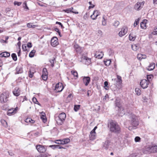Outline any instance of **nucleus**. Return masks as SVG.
Returning <instances> with one entry per match:
<instances>
[{"label": "nucleus", "mask_w": 157, "mask_h": 157, "mask_svg": "<svg viewBox=\"0 0 157 157\" xmlns=\"http://www.w3.org/2000/svg\"><path fill=\"white\" fill-rule=\"evenodd\" d=\"M74 48L75 50L78 53H80L82 52V48L77 44H75L74 45Z\"/></svg>", "instance_id": "dca6fc26"}, {"label": "nucleus", "mask_w": 157, "mask_h": 157, "mask_svg": "<svg viewBox=\"0 0 157 157\" xmlns=\"http://www.w3.org/2000/svg\"><path fill=\"white\" fill-rule=\"evenodd\" d=\"M51 43L52 46L55 47L58 44V39L56 37H52L51 40Z\"/></svg>", "instance_id": "f8f14e48"}, {"label": "nucleus", "mask_w": 157, "mask_h": 157, "mask_svg": "<svg viewBox=\"0 0 157 157\" xmlns=\"http://www.w3.org/2000/svg\"><path fill=\"white\" fill-rule=\"evenodd\" d=\"M42 73V75H48V73L46 68H44L43 69Z\"/></svg>", "instance_id": "a19ab883"}, {"label": "nucleus", "mask_w": 157, "mask_h": 157, "mask_svg": "<svg viewBox=\"0 0 157 157\" xmlns=\"http://www.w3.org/2000/svg\"><path fill=\"white\" fill-rule=\"evenodd\" d=\"M142 2H137L135 5L134 8L137 10H139Z\"/></svg>", "instance_id": "aec40b11"}, {"label": "nucleus", "mask_w": 157, "mask_h": 157, "mask_svg": "<svg viewBox=\"0 0 157 157\" xmlns=\"http://www.w3.org/2000/svg\"><path fill=\"white\" fill-rule=\"evenodd\" d=\"M11 57L13 59V60L15 61H16L17 60V56L15 53H13L12 54Z\"/></svg>", "instance_id": "2f4dec72"}, {"label": "nucleus", "mask_w": 157, "mask_h": 157, "mask_svg": "<svg viewBox=\"0 0 157 157\" xmlns=\"http://www.w3.org/2000/svg\"><path fill=\"white\" fill-rule=\"evenodd\" d=\"M90 80V78L89 76H84L83 78V82L86 86L88 85Z\"/></svg>", "instance_id": "2eb2a0df"}, {"label": "nucleus", "mask_w": 157, "mask_h": 157, "mask_svg": "<svg viewBox=\"0 0 157 157\" xmlns=\"http://www.w3.org/2000/svg\"><path fill=\"white\" fill-rule=\"evenodd\" d=\"M18 109V107H16L15 108L10 109L8 111L7 114L9 116L14 115L17 112Z\"/></svg>", "instance_id": "9b49d317"}, {"label": "nucleus", "mask_w": 157, "mask_h": 157, "mask_svg": "<svg viewBox=\"0 0 157 157\" xmlns=\"http://www.w3.org/2000/svg\"><path fill=\"white\" fill-rule=\"evenodd\" d=\"M120 22L119 21H115L113 25L115 26L116 27H117L119 25Z\"/></svg>", "instance_id": "8fccbe9b"}, {"label": "nucleus", "mask_w": 157, "mask_h": 157, "mask_svg": "<svg viewBox=\"0 0 157 157\" xmlns=\"http://www.w3.org/2000/svg\"><path fill=\"white\" fill-rule=\"evenodd\" d=\"M41 77L43 80L46 81L47 79L48 75H42Z\"/></svg>", "instance_id": "3c124183"}, {"label": "nucleus", "mask_w": 157, "mask_h": 157, "mask_svg": "<svg viewBox=\"0 0 157 157\" xmlns=\"http://www.w3.org/2000/svg\"><path fill=\"white\" fill-rule=\"evenodd\" d=\"M136 94L138 95H139L141 94V90L138 88H136L135 89Z\"/></svg>", "instance_id": "e433bc0d"}, {"label": "nucleus", "mask_w": 157, "mask_h": 157, "mask_svg": "<svg viewBox=\"0 0 157 157\" xmlns=\"http://www.w3.org/2000/svg\"><path fill=\"white\" fill-rule=\"evenodd\" d=\"M63 88V86L62 83H58L55 86V90L56 92H59L62 91Z\"/></svg>", "instance_id": "423d86ee"}, {"label": "nucleus", "mask_w": 157, "mask_h": 157, "mask_svg": "<svg viewBox=\"0 0 157 157\" xmlns=\"http://www.w3.org/2000/svg\"><path fill=\"white\" fill-rule=\"evenodd\" d=\"M150 146L148 147H145L143 149V152L144 154H150Z\"/></svg>", "instance_id": "5701e85b"}, {"label": "nucleus", "mask_w": 157, "mask_h": 157, "mask_svg": "<svg viewBox=\"0 0 157 157\" xmlns=\"http://www.w3.org/2000/svg\"><path fill=\"white\" fill-rule=\"evenodd\" d=\"M114 105L116 107H118L119 111H120L121 109H123L121 103V99L119 98H117L114 101Z\"/></svg>", "instance_id": "0eeeda50"}, {"label": "nucleus", "mask_w": 157, "mask_h": 157, "mask_svg": "<svg viewBox=\"0 0 157 157\" xmlns=\"http://www.w3.org/2000/svg\"><path fill=\"white\" fill-rule=\"evenodd\" d=\"M21 2L15 1L14 2V4L15 5H17V6H20L21 4Z\"/></svg>", "instance_id": "13d9d810"}, {"label": "nucleus", "mask_w": 157, "mask_h": 157, "mask_svg": "<svg viewBox=\"0 0 157 157\" xmlns=\"http://www.w3.org/2000/svg\"><path fill=\"white\" fill-rule=\"evenodd\" d=\"M140 138L139 136H136L135 138V141L136 142H139L140 141Z\"/></svg>", "instance_id": "5fc2aeb1"}, {"label": "nucleus", "mask_w": 157, "mask_h": 157, "mask_svg": "<svg viewBox=\"0 0 157 157\" xmlns=\"http://www.w3.org/2000/svg\"><path fill=\"white\" fill-rule=\"evenodd\" d=\"M132 49L133 50L136 51L139 48V45L138 44H136L132 46Z\"/></svg>", "instance_id": "bb28decb"}, {"label": "nucleus", "mask_w": 157, "mask_h": 157, "mask_svg": "<svg viewBox=\"0 0 157 157\" xmlns=\"http://www.w3.org/2000/svg\"><path fill=\"white\" fill-rule=\"evenodd\" d=\"M66 117V114L63 112L59 114L57 116H55V119L57 124L59 125H61L63 123Z\"/></svg>", "instance_id": "f03ea898"}, {"label": "nucleus", "mask_w": 157, "mask_h": 157, "mask_svg": "<svg viewBox=\"0 0 157 157\" xmlns=\"http://www.w3.org/2000/svg\"><path fill=\"white\" fill-rule=\"evenodd\" d=\"M103 53L101 52L100 53V54H98L97 53H96L95 55V56L96 58H98V59H100L102 58L103 56Z\"/></svg>", "instance_id": "c85d7f7f"}, {"label": "nucleus", "mask_w": 157, "mask_h": 157, "mask_svg": "<svg viewBox=\"0 0 157 157\" xmlns=\"http://www.w3.org/2000/svg\"><path fill=\"white\" fill-rule=\"evenodd\" d=\"M25 121L27 123H33L35 122L34 120L32 119L31 118H26Z\"/></svg>", "instance_id": "a878e982"}, {"label": "nucleus", "mask_w": 157, "mask_h": 157, "mask_svg": "<svg viewBox=\"0 0 157 157\" xmlns=\"http://www.w3.org/2000/svg\"><path fill=\"white\" fill-rule=\"evenodd\" d=\"M139 20L140 19L139 18L135 20V22L134 24V27H136V26L139 24Z\"/></svg>", "instance_id": "a18cd8bd"}, {"label": "nucleus", "mask_w": 157, "mask_h": 157, "mask_svg": "<svg viewBox=\"0 0 157 157\" xmlns=\"http://www.w3.org/2000/svg\"><path fill=\"white\" fill-rule=\"evenodd\" d=\"M22 49L24 51H26L27 49L26 48V46L25 44H23L22 46Z\"/></svg>", "instance_id": "052dcab7"}, {"label": "nucleus", "mask_w": 157, "mask_h": 157, "mask_svg": "<svg viewBox=\"0 0 157 157\" xmlns=\"http://www.w3.org/2000/svg\"><path fill=\"white\" fill-rule=\"evenodd\" d=\"M34 74V73L33 72H32L31 70H30L29 71V76L30 78H32L33 77V74Z\"/></svg>", "instance_id": "6e6d98bb"}, {"label": "nucleus", "mask_w": 157, "mask_h": 157, "mask_svg": "<svg viewBox=\"0 0 157 157\" xmlns=\"http://www.w3.org/2000/svg\"><path fill=\"white\" fill-rule=\"evenodd\" d=\"M1 122L2 124L5 127H6L7 126V123L4 120H1Z\"/></svg>", "instance_id": "4c0bfd02"}, {"label": "nucleus", "mask_w": 157, "mask_h": 157, "mask_svg": "<svg viewBox=\"0 0 157 157\" xmlns=\"http://www.w3.org/2000/svg\"><path fill=\"white\" fill-rule=\"evenodd\" d=\"M149 83L146 79H143L141 81L140 84L143 89H145L148 87Z\"/></svg>", "instance_id": "6e6552de"}, {"label": "nucleus", "mask_w": 157, "mask_h": 157, "mask_svg": "<svg viewBox=\"0 0 157 157\" xmlns=\"http://www.w3.org/2000/svg\"><path fill=\"white\" fill-rule=\"evenodd\" d=\"M32 44L31 42H29L27 44V46L29 48H31L32 47Z\"/></svg>", "instance_id": "774afa93"}, {"label": "nucleus", "mask_w": 157, "mask_h": 157, "mask_svg": "<svg viewBox=\"0 0 157 157\" xmlns=\"http://www.w3.org/2000/svg\"><path fill=\"white\" fill-rule=\"evenodd\" d=\"M64 140L66 144L69 143L70 141V140L68 138L65 139Z\"/></svg>", "instance_id": "69168bd1"}, {"label": "nucleus", "mask_w": 157, "mask_h": 157, "mask_svg": "<svg viewBox=\"0 0 157 157\" xmlns=\"http://www.w3.org/2000/svg\"><path fill=\"white\" fill-rule=\"evenodd\" d=\"M130 123L131 125L133 126L134 128H136L139 124L138 120L135 115L132 116Z\"/></svg>", "instance_id": "7ed1b4c3"}, {"label": "nucleus", "mask_w": 157, "mask_h": 157, "mask_svg": "<svg viewBox=\"0 0 157 157\" xmlns=\"http://www.w3.org/2000/svg\"><path fill=\"white\" fill-rule=\"evenodd\" d=\"M71 72L72 75H73L75 76L78 77V74L77 71H71Z\"/></svg>", "instance_id": "09e8293b"}, {"label": "nucleus", "mask_w": 157, "mask_h": 157, "mask_svg": "<svg viewBox=\"0 0 157 157\" xmlns=\"http://www.w3.org/2000/svg\"><path fill=\"white\" fill-rule=\"evenodd\" d=\"M10 52H4L0 54V57H7L10 56Z\"/></svg>", "instance_id": "6ab92c4d"}, {"label": "nucleus", "mask_w": 157, "mask_h": 157, "mask_svg": "<svg viewBox=\"0 0 157 157\" xmlns=\"http://www.w3.org/2000/svg\"><path fill=\"white\" fill-rule=\"evenodd\" d=\"M100 14V12L98 10H94L93 14L90 17L93 20H95L96 19V17Z\"/></svg>", "instance_id": "4468645a"}, {"label": "nucleus", "mask_w": 157, "mask_h": 157, "mask_svg": "<svg viewBox=\"0 0 157 157\" xmlns=\"http://www.w3.org/2000/svg\"><path fill=\"white\" fill-rule=\"evenodd\" d=\"M150 147L151 153H155L157 152V146H150Z\"/></svg>", "instance_id": "f3484780"}, {"label": "nucleus", "mask_w": 157, "mask_h": 157, "mask_svg": "<svg viewBox=\"0 0 157 157\" xmlns=\"http://www.w3.org/2000/svg\"><path fill=\"white\" fill-rule=\"evenodd\" d=\"M23 4L24 5H25L24 6V9H26V10H29V8L28 7V6H27L26 2H24Z\"/></svg>", "instance_id": "bf43d9fd"}, {"label": "nucleus", "mask_w": 157, "mask_h": 157, "mask_svg": "<svg viewBox=\"0 0 157 157\" xmlns=\"http://www.w3.org/2000/svg\"><path fill=\"white\" fill-rule=\"evenodd\" d=\"M155 67V64L154 63H150L149 66H148V68L147 69L148 71H152L153 70Z\"/></svg>", "instance_id": "4be33fe9"}, {"label": "nucleus", "mask_w": 157, "mask_h": 157, "mask_svg": "<svg viewBox=\"0 0 157 157\" xmlns=\"http://www.w3.org/2000/svg\"><path fill=\"white\" fill-rule=\"evenodd\" d=\"M57 141H60V142H57V143L58 144H65V142L64 141V139L63 140H58Z\"/></svg>", "instance_id": "58836bf2"}, {"label": "nucleus", "mask_w": 157, "mask_h": 157, "mask_svg": "<svg viewBox=\"0 0 157 157\" xmlns=\"http://www.w3.org/2000/svg\"><path fill=\"white\" fill-rule=\"evenodd\" d=\"M86 60L87 61V63H86V64L87 65H89L91 63V61L90 59L88 58L87 57L86 58Z\"/></svg>", "instance_id": "de8ad7c7"}, {"label": "nucleus", "mask_w": 157, "mask_h": 157, "mask_svg": "<svg viewBox=\"0 0 157 157\" xmlns=\"http://www.w3.org/2000/svg\"><path fill=\"white\" fill-rule=\"evenodd\" d=\"M80 106V105H75L74 108V111L75 112L77 111L79 109Z\"/></svg>", "instance_id": "f704fd0d"}, {"label": "nucleus", "mask_w": 157, "mask_h": 157, "mask_svg": "<svg viewBox=\"0 0 157 157\" xmlns=\"http://www.w3.org/2000/svg\"><path fill=\"white\" fill-rule=\"evenodd\" d=\"M137 58L140 60L142 59H145L146 58V56L145 55H143L141 54H138L137 56Z\"/></svg>", "instance_id": "393cba45"}, {"label": "nucleus", "mask_w": 157, "mask_h": 157, "mask_svg": "<svg viewBox=\"0 0 157 157\" xmlns=\"http://www.w3.org/2000/svg\"><path fill=\"white\" fill-rule=\"evenodd\" d=\"M32 101L35 104H38L39 105H40V103H39L36 98H32Z\"/></svg>", "instance_id": "79ce46f5"}, {"label": "nucleus", "mask_w": 157, "mask_h": 157, "mask_svg": "<svg viewBox=\"0 0 157 157\" xmlns=\"http://www.w3.org/2000/svg\"><path fill=\"white\" fill-rule=\"evenodd\" d=\"M117 81L116 84L118 86L121 87L122 83V79L121 76L117 75Z\"/></svg>", "instance_id": "a211bd4d"}, {"label": "nucleus", "mask_w": 157, "mask_h": 157, "mask_svg": "<svg viewBox=\"0 0 157 157\" xmlns=\"http://www.w3.org/2000/svg\"><path fill=\"white\" fill-rule=\"evenodd\" d=\"M21 90L18 87H16L13 91V93L14 95L18 97L20 94Z\"/></svg>", "instance_id": "ddd939ff"}, {"label": "nucleus", "mask_w": 157, "mask_h": 157, "mask_svg": "<svg viewBox=\"0 0 157 157\" xmlns=\"http://www.w3.org/2000/svg\"><path fill=\"white\" fill-rule=\"evenodd\" d=\"M110 131L112 132L118 134L121 132V128L117 123L115 121L111 120L110 122Z\"/></svg>", "instance_id": "f257e3e1"}, {"label": "nucleus", "mask_w": 157, "mask_h": 157, "mask_svg": "<svg viewBox=\"0 0 157 157\" xmlns=\"http://www.w3.org/2000/svg\"><path fill=\"white\" fill-rule=\"evenodd\" d=\"M27 26L28 28H31L32 26V23H29L27 24Z\"/></svg>", "instance_id": "338daca9"}, {"label": "nucleus", "mask_w": 157, "mask_h": 157, "mask_svg": "<svg viewBox=\"0 0 157 157\" xmlns=\"http://www.w3.org/2000/svg\"><path fill=\"white\" fill-rule=\"evenodd\" d=\"M41 157H48L49 155L47 153H43L40 154Z\"/></svg>", "instance_id": "49530a36"}, {"label": "nucleus", "mask_w": 157, "mask_h": 157, "mask_svg": "<svg viewBox=\"0 0 157 157\" xmlns=\"http://www.w3.org/2000/svg\"><path fill=\"white\" fill-rule=\"evenodd\" d=\"M48 147V146L38 144L36 145V148L39 152L44 153L46 151Z\"/></svg>", "instance_id": "39448f33"}, {"label": "nucleus", "mask_w": 157, "mask_h": 157, "mask_svg": "<svg viewBox=\"0 0 157 157\" xmlns=\"http://www.w3.org/2000/svg\"><path fill=\"white\" fill-rule=\"evenodd\" d=\"M153 78V75H147V81H148L149 82L150 80H151L152 78Z\"/></svg>", "instance_id": "c756f323"}, {"label": "nucleus", "mask_w": 157, "mask_h": 157, "mask_svg": "<svg viewBox=\"0 0 157 157\" xmlns=\"http://www.w3.org/2000/svg\"><path fill=\"white\" fill-rule=\"evenodd\" d=\"M152 33L154 35H157V27L154 29Z\"/></svg>", "instance_id": "4d7b16f0"}, {"label": "nucleus", "mask_w": 157, "mask_h": 157, "mask_svg": "<svg viewBox=\"0 0 157 157\" xmlns=\"http://www.w3.org/2000/svg\"><path fill=\"white\" fill-rule=\"evenodd\" d=\"M112 144L110 141L109 140H106L105 142L102 143V147L106 149L107 150L110 147V146Z\"/></svg>", "instance_id": "1a4fd4ad"}, {"label": "nucleus", "mask_w": 157, "mask_h": 157, "mask_svg": "<svg viewBox=\"0 0 157 157\" xmlns=\"http://www.w3.org/2000/svg\"><path fill=\"white\" fill-rule=\"evenodd\" d=\"M9 95L6 93L4 92L1 94L0 96L1 102L3 103L6 102L8 100Z\"/></svg>", "instance_id": "20e7f679"}, {"label": "nucleus", "mask_w": 157, "mask_h": 157, "mask_svg": "<svg viewBox=\"0 0 157 157\" xmlns=\"http://www.w3.org/2000/svg\"><path fill=\"white\" fill-rule=\"evenodd\" d=\"M56 24H58L59 25L61 26V28L62 29L64 28V27L63 26V25L61 22L58 21H56Z\"/></svg>", "instance_id": "680f3d73"}, {"label": "nucleus", "mask_w": 157, "mask_h": 157, "mask_svg": "<svg viewBox=\"0 0 157 157\" xmlns=\"http://www.w3.org/2000/svg\"><path fill=\"white\" fill-rule=\"evenodd\" d=\"M56 148L61 149L62 148L65 149V148L59 145H56Z\"/></svg>", "instance_id": "e2e57ef3"}, {"label": "nucleus", "mask_w": 157, "mask_h": 157, "mask_svg": "<svg viewBox=\"0 0 157 157\" xmlns=\"http://www.w3.org/2000/svg\"><path fill=\"white\" fill-rule=\"evenodd\" d=\"M11 11V9L9 8H6L5 10V12L6 13V14L7 15H8L9 16H10L9 15V12Z\"/></svg>", "instance_id": "864d4df0"}, {"label": "nucleus", "mask_w": 157, "mask_h": 157, "mask_svg": "<svg viewBox=\"0 0 157 157\" xmlns=\"http://www.w3.org/2000/svg\"><path fill=\"white\" fill-rule=\"evenodd\" d=\"M16 71H17V73L18 74L21 73L22 72V68L19 67H17L16 68Z\"/></svg>", "instance_id": "72a5a7b5"}, {"label": "nucleus", "mask_w": 157, "mask_h": 157, "mask_svg": "<svg viewBox=\"0 0 157 157\" xmlns=\"http://www.w3.org/2000/svg\"><path fill=\"white\" fill-rule=\"evenodd\" d=\"M96 137V132H94V133L91 132H90V134L89 135V137L90 140H93L95 139Z\"/></svg>", "instance_id": "b1692460"}, {"label": "nucleus", "mask_w": 157, "mask_h": 157, "mask_svg": "<svg viewBox=\"0 0 157 157\" xmlns=\"http://www.w3.org/2000/svg\"><path fill=\"white\" fill-rule=\"evenodd\" d=\"M103 20L102 21V24L103 25H106L105 19V16H103L102 17Z\"/></svg>", "instance_id": "603ef678"}, {"label": "nucleus", "mask_w": 157, "mask_h": 157, "mask_svg": "<svg viewBox=\"0 0 157 157\" xmlns=\"http://www.w3.org/2000/svg\"><path fill=\"white\" fill-rule=\"evenodd\" d=\"M89 3L90 4V6L88 7V8L89 9L93 8L95 6V5H93L92 3V2H91V1L89 2Z\"/></svg>", "instance_id": "37998d69"}, {"label": "nucleus", "mask_w": 157, "mask_h": 157, "mask_svg": "<svg viewBox=\"0 0 157 157\" xmlns=\"http://www.w3.org/2000/svg\"><path fill=\"white\" fill-rule=\"evenodd\" d=\"M33 135L35 136H37L40 135V133L38 132H36L33 133Z\"/></svg>", "instance_id": "0e129e2a"}, {"label": "nucleus", "mask_w": 157, "mask_h": 157, "mask_svg": "<svg viewBox=\"0 0 157 157\" xmlns=\"http://www.w3.org/2000/svg\"><path fill=\"white\" fill-rule=\"evenodd\" d=\"M36 52V51L34 50H32L29 53V56L30 58H32L34 56L35 53Z\"/></svg>", "instance_id": "473e14b6"}, {"label": "nucleus", "mask_w": 157, "mask_h": 157, "mask_svg": "<svg viewBox=\"0 0 157 157\" xmlns=\"http://www.w3.org/2000/svg\"><path fill=\"white\" fill-rule=\"evenodd\" d=\"M73 9V8H70V9H68L66 10L65 12H67V13H69L70 12H71L73 13H75V14H78V12H73L72 11V10Z\"/></svg>", "instance_id": "7c9ffc66"}, {"label": "nucleus", "mask_w": 157, "mask_h": 157, "mask_svg": "<svg viewBox=\"0 0 157 157\" xmlns=\"http://www.w3.org/2000/svg\"><path fill=\"white\" fill-rule=\"evenodd\" d=\"M40 118L44 123H45L47 121V119L45 113H44L43 114H41Z\"/></svg>", "instance_id": "cd10ccee"}, {"label": "nucleus", "mask_w": 157, "mask_h": 157, "mask_svg": "<svg viewBox=\"0 0 157 157\" xmlns=\"http://www.w3.org/2000/svg\"><path fill=\"white\" fill-rule=\"evenodd\" d=\"M129 37V40L131 41H134L136 39V36H132V34H130Z\"/></svg>", "instance_id": "c9c22d12"}, {"label": "nucleus", "mask_w": 157, "mask_h": 157, "mask_svg": "<svg viewBox=\"0 0 157 157\" xmlns=\"http://www.w3.org/2000/svg\"><path fill=\"white\" fill-rule=\"evenodd\" d=\"M55 59L53 58L52 59H50L49 60V62L51 63V66L52 67H53L54 66V60H55Z\"/></svg>", "instance_id": "ea45409f"}, {"label": "nucleus", "mask_w": 157, "mask_h": 157, "mask_svg": "<svg viewBox=\"0 0 157 157\" xmlns=\"http://www.w3.org/2000/svg\"><path fill=\"white\" fill-rule=\"evenodd\" d=\"M147 20L146 19L144 20L140 23V27L142 29H145L146 28V24Z\"/></svg>", "instance_id": "412c9836"}, {"label": "nucleus", "mask_w": 157, "mask_h": 157, "mask_svg": "<svg viewBox=\"0 0 157 157\" xmlns=\"http://www.w3.org/2000/svg\"><path fill=\"white\" fill-rule=\"evenodd\" d=\"M128 28L126 26L123 27L121 29V30L119 33V35L120 37H122L127 32Z\"/></svg>", "instance_id": "9d476101"}, {"label": "nucleus", "mask_w": 157, "mask_h": 157, "mask_svg": "<svg viewBox=\"0 0 157 157\" xmlns=\"http://www.w3.org/2000/svg\"><path fill=\"white\" fill-rule=\"evenodd\" d=\"M111 61L110 60H107L106 61H104V63L105 65L106 66H109L111 63Z\"/></svg>", "instance_id": "c03bdc74"}]
</instances>
